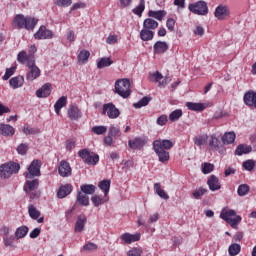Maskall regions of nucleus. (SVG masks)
<instances>
[{
	"label": "nucleus",
	"instance_id": "obj_1",
	"mask_svg": "<svg viewBox=\"0 0 256 256\" xmlns=\"http://www.w3.org/2000/svg\"><path fill=\"white\" fill-rule=\"evenodd\" d=\"M39 23V20L33 17H25L22 14H18L13 21L12 26L15 29H26L27 31H33Z\"/></svg>",
	"mask_w": 256,
	"mask_h": 256
},
{
	"label": "nucleus",
	"instance_id": "obj_2",
	"mask_svg": "<svg viewBox=\"0 0 256 256\" xmlns=\"http://www.w3.org/2000/svg\"><path fill=\"white\" fill-rule=\"evenodd\" d=\"M115 93L127 99L131 95V82L127 78L119 79L115 82Z\"/></svg>",
	"mask_w": 256,
	"mask_h": 256
},
{
	"label": "nucleus",
	"instance_id": "obj_3",
	"mask_svg": "<svg viewBox=\"0 0 256 256\" xmlns=\"http://www.w3.org/2000/svg\"><path fill=\"white\" fill-rule=\"evenodd\" d=\"M19 169H21V166L19 165V163H15V162L4 163L0 166V177L1 179H9L11 175H14L15 173H19Z\"/></svg>",
	"mask_w": 256,
	"mask_h": 256
},
{
	"label": "nucleus",
	"instance_id": "obj_4",
	"mask_svg": "<svg viewBox=\"0 0 256 256\" xmlns=\"http://www.w3.org/2000/svg\"><path fill=\"white\" fill-rule=\"evenodd\" d=\"M221 219H223L226 223H229L231 227H237L239 223H241V216H237L235 210H228L226 212H221Z\"/></svg>",
	"mask_w": 256,
	"mask_h": 256
},
{
	"label": "nucleus",
	"instance_id": "obj_5",
	"mask_svg": "<svg viewBox=\"0 0 256 256\" xmlns=\"http://www.w3.org/2000/svg\"><path fill=\"white\" fill-rule=\"evenodd\" d=\"M28 70L26 73L27 81H35V79H39L41 77V69L35 65V59L31 58L28 63Z\"/></svg>",
	"mask_w": 256,
	"mask_h": 256
},
{
	"label": "nucleus",
	"instance_id": "obj_6",
	"mask_svg": "<svg viewBox=\"0 0 256 256\" xmlns=\"http://www.w3.org/2000/svg\"><path fill=\"white\" fill-rule=\"evenodd\" d=\"M26 179H34L41 176V161L33 160L28 167V171L24 173Z\"/></svg>",
	"mask_w": 256,
	"mask_h": 256
},
{
	"label": "nucleus",
	"instance_id": "obj_7",
	"mask_svg": "<svg viewBox=\"0 0 256 256\" xmlns=\"http://www.w3.org/2000/svg\"><path fill=\"white\" fill-rule=\"evenodd\" d=\"M188 9L191 11V13H194V15H207L209 13V8L207 7V2L205 1H198L190 4Z\"/></svg>",
	"mask_w": 256,
	"mask_h": 256
},
{
	"label": "nucleus",
	"instance_id": "obj_8",
	"mask_svg": "<svg viewBox=\"0 0 256 256\" xmlns=\"http://www.w3.org/2000/svg\"><path fill=\"white\" fill-rule=\"evenodd\" d=\"M150 81L153 83H158L159 87H165L171 83V78L167 77L163 79V74L159 71H156L155 73H150L149 75Z\"/></svg>",
	"mask_w": 256,
	"mask_h": 256
},
{
	"label": "nucleus",
	"instance_id": "obj_9",
	"mask_svg": "<svg viewBox=\"0 0 256 256\" xmlns=\"http://www.w3.org/2000/svg\"><path fill=\"white\" fill-rule=\"evenodd\" d=\"M102 113L104 115L106 113L109 119H117V117L121 115V112L119 111V109H117V107H115L113 103L104 104Z\"/></svg>",
	"mask_w": 256,
	"mask_h": 256
},
{
	"label": "nucleus",
	"instance_id": "obj_10",
	"mask_svg": "<svg viewBox=\"0 0 256 256\" xmlns=\"http://www.w3.org/2000/svg\"><path fill=\"white\" fill-rule=\"evenodd\" d=\"M39 187L38 179H27L24 185V191L30 196V199H35V193H31V191H35ZM31 193V194H30Z\"/></svg>",
	"mask_w": 256,
	"mask_h": 256
},
{
	"label": "nucleus",
	"instance_id": "obj_11",
	"mask_svg": "<svg viewBox=\"0 0 256 256\" xmlns=\"http://www.w3.org/2000/svg\"><path fill=\"white\" fill-rule=\"evenodd\" d=\"M230 15L231 11H229V7L226 5H219L214 12V17L219 21H224V19H227Z\"/></svg>",
	"mask_w": 256,
	"mask_h": 256
},
{
	"label": "nucleus",
	"instance_id": "obj_12",
	"mask_svg": "<svg viewBox=\"0 0 256 256\" xmlns=\"http://www.w3.org/2000/svg\"><path fill=\"white\" fill-rule=\"evenodd\" d=\"M53 31L47 29L45 26H40L39 30L34 34V39H53Z\"/></svg>",
	"mask_w": 256,
	"mask_h": 256
},
{
	"label": "nucleus",
	"instance_id": "obj_13",
	"mask_svg": "<svg viewBox=\"0 0 256 256\" xmlns=\"http://www.w3.org/2000/svg\"><path fill=\"white\" fill-rule=\"evenodd\" d=\"M51 89V83H45L36 91V97H38V99H46V97L51 95Z\"/></svg>",
	"mask_w": 256,
	"mask_h": 256
},
{
	"label": "nucleus",
	"instance_id": "obj_14",
	"mask_svg": "<svg viewBox=\"0 0 256 256\" xmlns=\"http://www.w3.org/2000/svg\"><path fill=\"white\" fill-rule=\"evenodd\" d=\"M85 225H87V216L84 214L78 215L74 227L75 233H82V231H85Z\"/></svg>",
	"mask_w": 256,
	"mask_h": 256
},
{
	"label": "nucleus",
	"instance_id": "obj_15",
	"mask_svg": "<svg viewBox=\"0 0 256 256\" xmlns=\"http://www.w3.org/2000/svg\"><path fill=\"white\" fill-rule=\"evenodd\" d=\"M58 173L60 177H70L71 165L69 164V162L62 160L58 167Z\"/></svg>",
	"mask_w": 256,
	"mask_h": 256
},
{
	"label": "nucleus",
	"instance_id": "obj_16",
	"mask_svg": "<svg viewBox=\"0 0 256 256\" xmlns=\"http://www.w3.org/2000/svg\"><path fill=\"white\" fill-rule=\"evenodd\" d=\"M120 239L126 243V245H131V243H135L141 239V234H131V233H124L120 236Z\"/></svg>",
	"mask_w": 256,
	"mask_h": 256
},
{
	"label": "nucleus",
	"instance_id": "obj_17",
	"mask_svg": "<svg viewBox=\"0 0 256 256\" xmlns=\"http://www.w3.org/2000/svg\"><path fill=\"white\" fill-rule=\"evenodd\" d=\"M68 117L72 121H79V119L83 117V113L81 112V109H79V107L72 105L68 109Z\"/></svg>",
	"mask_w": 256,
	"mask_h": 256
},
{
	"label": "nucleus",
	"instance_id": "obj_18",
	"mask_svg": "<svg viewBox=\"0 0 256 256\" xmlns=\"http://www.w3.org/2000/svg\"><path fill=\"white\" fill-rule=\"evenodd\" d=\"M145 143H147L145 138L136 137L128 141V146L130 149H143V147H145Z\"/></svg>",
	"mask_w": 256,
	"mask_h": 256
},
{
	"label": "nucleus",
	"instance_id": "obj_19",
	"mask_svg": "<svg viewBox=\"0 0 256 256\" xmlns=\"http://www.w3.org/2000/svg\"><path fill=\"white\" fill-rule=\"evenodd\" d=\"M159 147V149H163V151H169V149L173 148V141L171 140H155L153 142V147Z\"/></svg>",
	"mask_w": 256,
	"mask_h": 256
},
{
	"label": "nucleus",
	"instance_id": "obj_20",
	"mask_svg": "<svg viewBox=\"0 0 256 256\" xmlns=\"http://www.w3.org/2000/svg\"><path fill=\"white\" fill-rule=\"evenodd\" d=\"M31 59H35V56L32 54H27L25 51L18 53L17 61L22 65L26 64L28 66V64L31 63Z\"/></svg>",
	"mask_w": 256,
	"mask_h": 256
},
{
	"label": "nucleus",
	"instance_id": "obj_21",
	"mask_svg": "<svg viewBox=\"0 0 256 256\" xmlns=\"http://www.w3.org/2000/svg\"><path fill=\"white\" fill-rule=\"evenodd\" d=\"M0 133L4 137H13L15 135V128L9 124H0Z\"/></svg>",
	"mask_w": 256,
	"mask_h": 256
},
{
	"label": "nucleus",
	"instance_id": "obj_22",
	"mask_svg": "<svg viewBox=\"0 0 256 256\" xmlns=\"http://www.w3.org/2000/svg\"><path fill=\"white\" fill-rule=\"evenodd\" d=\"M71 191H73V186L71 184H65L59 188L57 192V197L59 199H65L67 195L71 194Z\"/></svg>",
	"mask_w": 256,
	"mask_h": 256
},
{
	"label": "nucleus",
	"instance_id": "obj_23",
	"mask_svg": "<svg viewBox=\"0 0 256 256\" xmlns=\"http://www.w3.org/2000/svg\"><path fill=\"white\" fill-rule=\"evenodd\" d=\"M207 183L210 191H219V189H221V183H219V178H217V176L215 175H211Z\"/></svg>",
	"mask_w": 256,
	"mask_h": 256
},
{
	"label": "nucleus",
	"instance_id": "obj_24",
	"mask_svg": "<svg viewBox=\"0 0 256 256\" xmlns=\"http://www.w3.org/2000/svg\"><path fill=\"white\" fill-rule=\"evenodd\" d=\"M156 155H158L159 161L161 163H167L169 161V153L166 150L159 148L158 146L153 147Z\"/></svg>",
	"mask_w": 256,
	"mask_h": 256
},
{
	"label": "nucleus",
	"instance_id": "obj_25",
	"mask_svg": "<svg viewBox=\"0 0 256 256\" xmlns=\"http://www.w3.org/2000/svg\"><path fill=\"white\" fill-rule=\"evenodd\" d=\"M159 27V22L155 21L153 18H147L143 22V28L149 31H153Z\"/></svg>",
	"mask_w": 256,
	"mask_h": 256
},
{
	"label": "nucleus",
	"instance_id": "obj_26",
	"mask_svg": "<svg viewBox=\"0 0 256 256\" xmlns=\"http://www.w3.org/2000/svg\"><path fill=\"white\" fill-rule=\"evenodd\" d=\"M97 69H105V67H111L113 60L110 57L99 58L96 62Z\"/></svg>",
	"mask_w": 256,
	"mask_h": 256
},
{
	"label": "nucleus",
	"instance_id": "obj_27",
	"mask_svg": "<svg viewBox=\"0 0 256 256\" xmlns=\"http://www.w3.org/2000/svg\"><path fill=\"white\" fill-rule=\"evenodd\" d=\"M10 87L13 89H19V87H23V83H25V78L23 76H16L10 79L9 81Z\"/></svg>",
	"mask_w": 256,
	"mask_h": 256
},
{
	"label": "nucleus",
	"instance_id": "obj_28",
	"mask_svg": "<svg viewBox=\"0 0 256 256\" xmlns=\"http://www.w3.org/2000/svg\"><path fill=\"white\" fill-rule=\"evenodd\" d=\"M67 105V97L62 96L60 97L56 103L54 104L55 113L57 115H61V109Z\"/></svg>",
	"mask_w": 256,
	"mask_h": 256
},
{
	"label": "nucleus",
	"instance_id": "obj_29",
	"mask_svg": "<svg viewBox=\"0 0 256 256\" xmlns=\"http://www.w3.org/2000/svg\"><path fill=\"white\" fill-rule=\"evenodd\" d=\"M168 49L169 45H167V42L158 41L154 44V53L157 55L165 53Z\"/></svg>",
	"mask_w": 256,
	"mask_h": 256
},
{
	"label": "nucleus",
	"instance_id": "obj_30",
	"mask_svg": "<svg viewBox=\"0 0 256 256\" xmlns=\"http://www.w3.org/2000/svg\"><path fill=\"white\" fill-rule=\"evenodd\" d=\"M91 201L94 207H99L100 205H104V203H107V201H109V196H106L105 194H104V197L99 195H94L91 197Z\"/></svg>",
	"mask_w": 256,
	"mask_h": 256
},
{
	"label": "nucleus",
	"instance_id": "obj_31",
	"mask_svg": "<svg viewBox=\"0 0 256 256\" xmlns=\"http://www.w3.org/2000/svg\"><path fill=\"white\" fill-rule=\"evenodd\" d=\"M167 15L165 10H150L148 12V17H152V19H157V21H163V18Z\"/></svg>",
	"mask_w": 256,
	"mask_h": 256
},
{
	"label": "nucleus",
	"instance_id": "obj_32",
	"mask_svg": "<svg viewBox=\"0 0 256 256\" xmlns=\"http://www.w3.org/2000/svg\"><path fill=\"white\" fill-rule=\"evenodd\" d=\"M209 147L212 151H219L221 147V141L216 135H212L209 139Z\"/></svg>",
	"mask_w": 256,
	"mask_h": 256
},
{
	"label": "nucleus",
	"instance_id": "obj_33",
	"mask_svg": "<svg viewBox=\"0 0 256 256\" xmlns=\"http://www.w3.org/2000/svg\"><path fill=\"white\" fill-rule=\"evenodd\" d=\"M154 35L153 30H147V28H143L140 31V39H142V41H152Z\"/></svg>",
	"mask_w": 256,
	"mask_h": 256
},
{
	"label": "nucleus",
	"instance_id": "obj_34",
	"mask_svg": "<svg viewBox=\"0 0 256 256\" xmlns=\"http://www.w3.org/2000/svg\"><path fill=\"white\" fill-rule=\"evenodd\" d=\"M28 215L31 217V219L37 220L39 217H41V211H39L33 204H29Z\"/></svg>",
	"mask_w": 256,
	"mask_h": 256
},
{
	"label": "nucleus",
	"instance_id": "obj_35",
	"mask_svg": "<svg viewBox=\"0 0 256 256\" xmlns=\"http://www.w3.org/2000/svg\"><path fill=\"white\" fill-rule=\"evenodd\" d=\"M235 132H226L222 137V143L224 145H231V143H235Z\"/></svg>",
	"mask_w": 256,
	"mask_h": 256
},
{
	"label": "nucleus",
	"instance_id": "obj_36",
	"mask_svg": "<svg viewBox=\"0 0 256 256\" xmlns=\"http://www.w3.org/2000/svg\"><path fill=\"white\" fill-rule=\"evenodd\" d=\"M251 151H253V148L251 146H247L245 144H240L237 148H236V155H247V153H251Z\"/></svg>",
	"mask_w": 256,
	"mask_h": 256
},
{
	"label": "nucleus",
	"instance_id": "obj_37",
	"mask_svg": "<svg viewBox=\"0 0 256 256\" xmlns=\"http://www.w3.org/2000/svg\"><path fill=\"white\" fill-rule=\"evenodd\" d=\"M186 107L190 111H204L205 105L203 103L187 102Z\"/></svg>",
	"mask_w": 256,
	"mask_h": 256
},
{
	"label": "nucleus",
	"instance_id": "obj_38",
	"mask_svg": "<svg viewBox=\"0 0 256 256\" xmlns=\"http://www.w3.org/2000/svg\"><path fill=\"white\" fill-rule=\"evenodd\" d=\"M27 233H29V227L20 226L15 231V237H16V239H23V237L27 236Z\"/></svg>",
	"mask_w": 256,
	"mask_h": 256
},
{
	"label": "nucleus",
	"instance_id": "obj_39",
	"mask_svg": "<svg viewBox=\"0 0 256 256\" xmlns=\"http://www.w3.org/2000/svg\"><path fill=\"white\" fill-rule=\"evenodd\" d=\"M89 57H91V53L87 50H82L77 56L78 63L85 64L87 61H89Z\"/></svg>",
	"mask_w": 256,
	"mask_h": 256
},
{
	"label": "nucleus",
	"instance_id": "obj_40",
	"mask_svg": "<svg viewBox=\"0 0 256 256\" xmlns=\"http://www.w3.org/2000/svg\"><path fill=\"white\" fill-rule=\"evenodd\" d=\"M99 189L104 192V195L107 197L109 195V189H111V181L103 180L98 184Z\"/></svg>",
	"mask_w": 256,
	"mask_h": 256
},
{
	"label": "nucleus",
	"instance_id": "obj_41",
	"mask_svg": "<svg viewBox=\"0 0 256 256\" xmlns=\"http://www.w3.org/2000/svg\"><path fill=\"white\" fill-rule=\"evenodd\" d=\"M77 202L79 203V205H82L83 207H88L89 196H87L86 194H84L82 192H78Z\"/></svg>",
	"mask_w": 256,
	"mask_h": 256
},
{
	"label": "nucleus",
	"instance_id": "obj_42",
	"mask_svg": "<svg viewBox=\"0 0 256 256\" xmlns=\"http://www.w3.org/2000/svg\"><path fill=\"white\" fill-rule=\"evenodd\" d=\"M80 189L84 195H93L97 187H95V185L93 184H85V185H82Z\"/></svg>",
	"mask_w": 256,
	"mask_h": 256
},
{
	"label": "nucleus",
	"instance_id": "obj_43",
	"mask_svg": "<svg viewBox=\"0 0 256 256\" xmlns=\"http://www.w3.org/2000/svg\"><path fill=\"white\" fill-rule=\"evenodd\" d=\"M154 191L157 195L161 197V199H169V195L165 190L161 189V183L154 184Z\"/></svg>",
	"mask_w": 256,
	"mask_h": 256
},
{
	"label": "nucleus",
	"instance_id": "obj_44",
	"mask_svg": "<svg viewBox=\"0 0 256 256\" xmlns=\"http://www.w3.org/2000/svg\"><path fill=\"white\" fill-rule=\"evenodd\" d=\"M228 253L230 256H237L241 253V245L233 243L228 248Z\"/></svg>",
	"mask_w": 256,
	"mask_h": 256
},
{
	"label": "nucleus",
	"instance_id": "obj_45",
	"mask_svg": "<svg viewBox=\"0 0 256 256\" xmlns=\"http://www.w3.org/2000/svg\"><path fill=\"white\" fill-rule=\"evenodd\" d=\"M207 139V135L196 136L193 139L194 145H197V147H202V145H205V143H207Z\"/></svg>",
	"mask_w": 256,
	"mask_h": 256
},
{
	"label": "nucleus",
	"instance_id": "obj_46",
	"mask_svg": "<svg viewBox=\"0 0 256 256\" xmlns=\"http://www.w3.org/2000/svg\"><path fill=\"white\" fill-rule=\"evenodd\" d=\"M181 117H183V110H181V109L174 110V111L169 115V119H170V121H172V122L179 121V119H181Z\"/></svg>",
	"mask_w": 256,
	"mask_h": 256
},
{
	"label": "nucleus",
	"instance_id": "obj_47",
	"mask_svg": "<svg viewBox=\"0 0 256 256\" xmlns=\"http://www.w3.org/2000/svg\"><path fill=\"white\" fill-rule=\"evenodd\" d=\"M150 101H151V98L145 96L139 102L134 103L133 107H135V109H141V107H147Z\"/></svg>",
	"mask_w": 256,
	"mask_h": 256
},
{
	"label": "nucleus",
	"instance_id": "obj_48",
	"mask_svg": "<svg viewBox=\"0 0 256 256\" xmlns=\"http://www.w3.org/2000/svg\"><path fill=\"white\" fill-rule=\"evenodd\" d=\"M250 191V187L247 184H242L238 187L237 193L239 197H245V195H248Z\"/></svg>",
	"mask_w": 256,
	"mask_h": 256
},
{
	"label": "nucleus",
	"instance_id": "obj_49",
	"mask_svg": "<svg viewBox=\"0 0 256 256\" xmlns=\"http://www.w3.org/2000/svg\"><path fill=\"white\" fill-rule=\"evenodd\" d=\"M22 132L24 133V135H37V133H39V130L30 127L29 125H25L22 128Z\"/></svg>",
	"mask_w": 256,
	"mask_h": 256
},
{
	"label": "nucleus",
	"instance_id": "obj_50",
	"mask_svg": "<svg viewBox=\"0 0 256 256\" xmlns=\"http://www.w3.org/2000/svg\"><path fill=\"white\" fill-rule=\"evenodd\" d=\"M201 169L204 175H208V173H212L213 169H215V165L205 162L202 164Z\"/></svg>",
	"mask_w": 256,
	"mask_h": 256
},
{
	"label": "nucleus",
	"instance_id": "obj_51",
	"mask_svg": "<svg viewBox=\"0 0 256 256\" xmlns=\"http://www.w3.org/2000/svg\"><path fill=\"white\" fill-rule=\"evenodd\" d=\"M145 11V0H141L140 4L133 9V13L135 15H139V17H141V15L143 14V12Z\"/></svg>",
	"mask_w": 256,
	"mask_h": 256
},
{
	"label": "nucleus",
	"instance_id": "obj_52",
	"mask_svg": "<svg viewBox=\"0 0 256 256\" xmlns=\"http://www.w3.org/2000/svg\"><path fill=\"white\" fill-rule=\"evenodd\" d=\"M85 163L86 165H97L99 163V155L92 152Z\"/></svg>",
	"mask_w": 256,
	"mask_h": 256
},
{
	"label": "nucleus",
	"instance_id": "obj_53",
	"mask_svg": "<svg viewBox=\"0 0 256 256\" xmlns=\"http://www.w3.org/2000/svg\"><path fill=\"white\" fill-rule=\"evenodd\" d=\"M92 153L93 152L89 151L88 149H82L78 152V156L80 159H83L84 163H86Z\"/></svg>",
	"mask_w": 256,
	"mask_h": 256
},
{
	"label": "nucleus",
	"instance_id": "obj_54",
	"mask_svg": "<svg viewBox=\"0 0 256 256\" xmlns=\"http://www.w3.org/2000/svg\"><path fill=\"white\" fill-rule=\"evenodd\" d=\"M92 153L93 152L89 151L88 149H82L78 152V156L80 159H83L84 163H86Z\"/></svg>",
	"mask_w": 256,
	"mask_h": 256
},
{
	"label": "nucleus",
	"instance_id": "obj_55",
	"mask_svg": "<svg viewBox=\"0 0 256 256\" xmlns=\"http://www.w3.org/2000/svg\"><path fill=\"white\" fill-rule=\"evenodd\" d=\"M16 237L13 235L3 236V241L5 247H13V243H15Z\"/></svg>",
	"mask_w": 256,
	"mask_h": 256
},
{
	"label": "nucleus",
	"instance_id": "obj_56",
	"mask_svg": "<svg viewBox=\"0 0 256 256\" xmlns=\"http://www.w3.org/2000/svg\"><path fill=\"white\" fill-rule=\"evenodd\" d=\"M92 133H95V135H104V133H107V127L106 126H94L91 129Z\"/></svg>",
	"mask_w": 256,
	"mask_h": 256
},
{
	"label": "nucleus",
	"instance_id": "obj_57",
	"mask_svg": "<svg viewBox=\"0 0 256 256\" xmlns=\"http://www.w3.org/2000/svg\"><path fill=\"white\" fill-rule=\"evenodd\" d=\"M205 193H207V189H205V188H198V189L193 191L192 197L194 199H201V197L203 195H205Z\"/></svg>",
	"mask_w": 256,
	"mask_h": 256
},
{
	"label": "nucleus",
	"instance_id": "obj_58",
	"mask_svg": "<svg viewBox=\"0 0 256 256\" xmlns=\"http://www.w3.org/2000/svg\"><path fill=\"white\" fill-rule=\"evenodd\" d=\"M18 155H27V151H29V145L22 143L16 149Z\"/></svg>",
	"mask_w": 256,
	"mask_h": 256
},
{
	"label": "nucleus",
	"instance_id": "obj_59",
	"mask_svg": "<svg viewBox=\"0 0 256 256\" xmlns=\"http://www.w3.org/2000/svg\"><path fill=\"white\" fill-rule=\"evenodd\" d=\"M142 254H143V249H141V247H134L127 252L128 256H140Z\"/></svg>",
	"mask_w": 256,
	"mask_h": 256
},
{
	"label": "nucleus",
	"instance_id": "obj_60",
	"mask_svg": "<svg viewBox=\"0 0 256 256\" xmlns=\"http://www.w3.org/2000/svg\"><path fill=\"white\" fill-rule=\"evenodd\" d=\"M15 67H11L6 69V72L4 74V76L2 77L3 81H8V79H10L12 77V75H15Z\"/></svg>",
	"mask_w": 256,
	"mask_h": 256
},
{
	"label": "nucleus",
	"instance_id": "obj_61",
	"mask_svg": "<svg viewBox=\"0 0 256 256\" xmlns=\"http://www.w3.org/2000/svg\"><path fill=\"white\" fill-rule=\"evenodd\" d=\"M243 167L244 169H246V171H253V169L255 168V161L247 160L243 162Z\"/></svg>",
	"mask_w": 256,
	"mask_h": 256
},
{
	"label": "nucleus",
	"instance_id": "obj_62",
	"mask_svg": "<svg viewBox=\"0 0 256 256\" xmlns=\"http://www.w3.org/2000/svg\"><path fill=\"white\" fill-rule=\"evenodd\" d=\"M119 133H121V130L115 126H110L109 131H108V135L112 136V137H117V135H119Z\"/></svg>",
	"mask_w": 256,
	"mask_h": 256
},
{
	"label": "nucleus",
	"instance_id": "obj_63",
	"mask_svg": "<svg viewBox=\"0 0 256 256\" xmlns=\"http://www.w3.org/2000/svg\"><path fill=\"white\" fill-rule=\"evenodd\" d=\"M73 3V0H58L56 1V5L58 7H69Z\"/></svg>",
	"mask_w": 256,
	"mask_h": 256
},
{
	"label": "nucleus",
	"instance_id": "obj_64",
	"mask_svg": "<svg viewBox=\"0 0 256 256\" xmlns=\"http://www.w3.org/2000/svg\"><path fill=\"white\" fill-rule=\"evenodd\" d=\"M83 250L84 251H97V244L89 242L83 246Z\"/></svg>",
	"mask_w": 256,
	"mask_h": 256
}]
</instances>
